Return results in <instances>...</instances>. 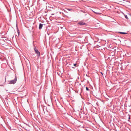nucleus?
<instances>
[{
    "label": "nucleus",
    "instance_id": "nucleus-1",
    "mask_svg": "<svg viewBox=\"0 0 131 131\" xmlns=\"http://www.w3.org/2000/svg\"><path fill=\"white\" fill-rule=\"evenodd\" d=\"M16 81L17 77L16 76L14 80L10 81L9 83L10 84H14L16 82Z\"/></svg>",
    "mask_w": 131,
    "mask_h": 131
},
{
    "label": "nucleus",
    "instance_id": "nucleus-2",
    "mask_svg": "<svg viewBox=\"0 0 131 131\" xmlns=\"http://www.w3.org/2000/svg\"><path fill=\"white\" fill-rule=\"evenodd\" d=\"M34 49L35 52L38 55V56L39 57L40 56V53L38 51L37 49H36L35 47L34 48Z\"/></svg>",
    "mask_w": 131,
    "mask_h": 131
},
{
    "label": "nucleus",
    "instance_id": "nucleus-3",
    "mask_svg": "<svg viewBox=\"0 0 131 131\" xmlns=\"http://www.w3.org/2000/svg\"><path fill=\"white\" fill-rule=\"evenodd\" d=\"M78 24L81 25H86V24L85 23H84L83 22L80 21V22L78 23Z\"/></svg>",
    "mask_w": 131,
    "mask_h": 131
},
{
    "label": "nucleus",
    "instance_id": "nucleus-4",
    "mask_svg": "<svg viewBox=\"0 0 131 131\" xmlns=\"http://www.w3.org/2000/svg\"><path fill=\"white\" fill-rule=\"evenodd\" d=\"M43 26V25L41 24H39V29H41L42 28Z\"/></svg>",
    "mask_w": 131,
    "mask_h": 131
},
{
    "label": "nucleus",
    "instance_id": "nucleus-5",
    "mask_svg": "<svg viewBox=\"0 0 131 131\" xmlns=\"http://www.w3.org/2000/svg\"><path fill=\"white\" fill-rule=\"evenodd\" d=\"M93 12L94 13H95L96 14H99V15H100L101 14V13L97 12H95V11H93Z\"/></svg>",
    "mask_w": 131,
    "mask_h": 131
},
{
    "label": "nucleus",
    "instance_id": "nucleus-6",
    "mask_svg": "<svg viewBox=\"0 0 131 131\" xmlns=\"http://www.w3.org/2000/svg\"><path fill=\"white\" fill-rule=\"evenodd\" d=\"M124 15L125 16V18L126 19H128V15H125L124 14Z\"/></svg>",
    "mask_w": 131,
    "mask_h": 131
},
{
    "label": "nucleus",
    "instance_id": "nucleus-7",
    "mask_svg": "<svg viewBox=\"0 0 131 131\" xmlns=\"http://www.w3.org/2000/svg\"><path fill=\"white\" fill-rule=\"evenodd\" d=\"M119 33L120 34H126V33L125 32H120Z\"/></svg>",
    "mask_w": 131,
    "mask_h": 131
},
{
    "label": "nucleus",
    "instance_id": "nucleus-8",
    "mask_svg": "<svg viewBox=\"0 0 131 131\" xmlns=\"http://www.w3.org/2000/svg\"><path fill=\"white\" fill-rule=\"evenodd\" d=\"M128 17H131V14H128Z\"/></svg>",
    "mask_w": 131,
    "mask_h": 131
},
{
    "label": "nucleus",
    "instance_id": "nucleus-9",
    "mask_svg": "<svg viewBox=\"0 0 131 131\" xmlns=\"http://www.w3.org/2000/svg\"><path fill=\"white\" fill-rule=\"evenodd\" d=\"M86 90H87V91L89 90V89L88 87H86Z\"/></svg>",
    "mask_w": 131,
    "mask_h": 131
},
{
    "label": "nucleus",
    "instance_id": "nucleus-10",
    "mask_svg": "<svg viewBox=\"0 0 131 131\" xmlns=\"http://www.w3.org/2000/svg\"><path fill=\"white\" fill-rule=\"evenodd\" d=\"M77 65V64H74V66H76Z\"/></svg>",
    "mask_w": 131,
    "mask_h": 131
},
{
    "label": "nucleus",
    "instance_id": "nucleus-11",
    "mask_svg": "<svg viewBox=\"0 0 131 131\" xmlns=\"http://www.w3.org/2000/svg\"><path fill=\"white\" fill-rule=\"evenodd\" d=\"M68 10H71V9H68Z\"/></svg>",
    "mask_w": 131,
    "mask_h": 131
},
{
    "label": "nucleus",
    "instance_id": "nucleus-12",
    "mask_svg": "<svg viewBox=\"0 0 131 131\" xmlns=\"http://www.w3.org/2000/svg\"><path fill=\"white\" fill-rule=\"evenodd\" d=\"M101 73L102 75H103L102 73L101 72Z\"/></svg>",
    "mask_w": 131,
    "mask_h": 131
},
{
    "label": "nucleus",
    "instance_id": "nucleus-13",
    "mask_svg": "<svg viewBox=\"0 0 131 131\" xmlns=\"http://www.w3.org/2000/svg\"><path fill=\"white\" fill-rule=\"evenodd\" d=\"M19 32H18V35L19 34Z\"/></svg>",
    "mask_w": 131,
    "mask_h": 131
}]
</instances>
